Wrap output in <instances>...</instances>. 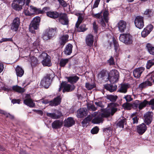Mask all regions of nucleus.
Returning a JSON list of instances; mask_svg holds the SVG:
<instances>
[{"mask_svg": "<svg viewBox=\"0 0 154 154\" xmlns=\"http://www.w3.org/2000/svg\"><path fill=\"white\" fill-rule=\"evenodd\" d=\"M110 109H105L102 113L98 115L92 120V123L94 124L100 123L103 122V118H107L111 115L113 116L117 111V107L119 106V105L116 103H110Z\"/></svg>", "mask_w": 154, "mask_h": 154, "instance_id": "nucleus-1", "label": "nucleus"}, {"mask_svg": "<svg viewBox=\"0 0 154 154\" xmlns=\"http://www.w3.org/2000/svg\"><path fill=\"white\" fill-rule=\"evenodd\" d=\"M119 39L121 42L127 45H132L133 42L132 36L128 33L121 34Z\"/></svg>", "mask_w": 154, "mask_h": 154, "instance_id": "nucleus-2", "label": "nucleus"}, {"mask_svg": "<svg viewBox=\"0 0 154 154\" xmlns=\"http://www.w3.org/2000/svg\"><path fill=\"white\" fill-rule=\"evenodd\" d=\"M40 20V18L39 17L37 16L33 19L29 25V29L30 32L33 33L35 32V30L38 29Z\"/></svg>", "mask_w": 154, "mask_h": 154, "instance_id": "nucleus-3", "label": "nucleus"}, {"mask_svg": "<svg viewBox=\"0 0 154 154\" xmlns=\"http://www.w3.org/2000/svg\"><path fill=\"white\" fill-rule=\"evenodd\" d=\"M119 77V73L116 70L111 71L108 74V78L111 83H116L118 81Z\"/></svg>", "mask_w": 154, "mask_h": 154, "instance_id": "nucleus-4", "label": "nucleus"}, {"mask_svg": "<svg viewBox=\"0 0 154 154\" xmlns=\"http://www.w3.org/2000/svg\"><path fill=\"white\" fill-rule=\"evenodd\" d=\"M52 74H48L43 78L40 83V84L42 86L46 88H48L49 87L51 82V79L52 77Z\"/></svg>", "mask_w": 154, "mask_h": 154, "instance_id": "nucleus-5", "label": "nucleus"}, {"mask_svg": "<svg viewBox=\"0 0 154 154\" xmlns=\"http://www.w3.org/2000/svg\"><path fill=\"white\" fill-rule=\"evenodd\" d=\"M40 57L43 59L42 63L43 66H50L51 65L50 57L47 53H42L40 55Z\"/></svg>", "mask_w": 154, "mask_h": 154, "instance_id": "nucleus-6", "label": "nucleus"}, {"mask_svg": "<svg viewBox=\"0 0 154 154\" xmlns=\"http://www.w3.org/2000/svg\"><path fill=\"white\" fill-rule=\"evenodd\" d=\"M61 101V98L60 96H58L57 97L55 98L53 100H51L49 102L48 100H43L42 101V103L45 104H47L49 103V105L51 106H57L60 103Z\"/></svg>", "mask_w": 154, "mask_h": 154, "instance_id": "nucleus-7", "label": "nucleus"}, {"mask_svg": "<svg viewBox=\"0 0 154 154\" xmlns=\"http://www.w3.org/2000/svg\"><path fill=\"white\" fill-rule=\"evenodd\" d=\"M134 24L135 26L139 29H141L144 26L143 17L137 16L135 18Z\"/></svg>", "mask_w": 154, "mask_h": 154, "instance_id": "nucleus-8", "label": "nucleus"}, {"mask_svg": "<svg viewBox=\"0 0 154 154\" xmlns=\"http://www.w3.org/2000/svg\"><path fill=\"white\" fill-rule=\"evenodd\" d=\"M61 85L63 86V93L65 92H71L75 88V86L73 84L70 85L65 82H62Z\"/></svg>", "mask_w": 154, "mask_h": 154, "instance_id": "nucleus-9", "label": "nucleus"}, {"mask_svg": "<svg viewBox=\"0 0 154 154\" xmlns=\"http://www.w3.org/2000/svg\"><path fill=\"white\" fill-rule=\"evenodd\" d=\"M59 21L64 25H67L68 24L69 20L67 14L65 13H60L59 14Z\"/></svg>", "mask_w": 154, "mask_h": 154, "instance_id": "nucleus-10", "label": "nucleus"}, {"mask_svg": "<svg viewBox=\"0 0 154 154\" xmlns=\"http://www.w3.org/2000/svg\"><path fill=\"white\" fill-rule=\"evenodd\" d=\"M20 23V20L18 17H15L13 20L11 24V29L13 31L16 32Z\"/></svg>", "mask_w": 154, "mask_h": 154, "instance_id": "nucleus-11", "label": "nucleus"}, {"mask_svg": "<svg viewBox=\"0 0 154 154\" xmlns=\"http://www.w3.org/2000/svg\"><path fill=\"white\" fill-rule=\"evenodd\" d=\"M153 26L152 24L148 25L141 32L142 37H145L152 30Z\"/></svg>", "mask_w": 154, "mask_h": 154, "instance_id": "nucleus-12", "label": "nucleus"}, {"mask_svg": "<svg viewBox=\"0 0 154 154\" xmlns=\"http://www.w3.org/2000/svg\"><path fill=\"white\" fill-rule=\"evenodd\" d=\"M144 69L145 68L142 67L135 69L133 71L134 77L136 78H139Z\"/></svg>", "mask_w": 154, "mask_h": 154, "instance_id": "nucleus-13", "label": "nucleus"}, {"mask_svg": "<svg viewBox=\"0 0 154 154\" xmlns=\"http://www.w3.org/2000/svg\"><path fill=\"white\" fill-rule=\"evenodd\" d=\"M75 124V121L72 117H69L65 119L63 122L64 126L66 127L72 126Z\"/></svg>", "mask_w": 154, "mask_h": 154, "instance_id": "nucleus-14", "label": "nucleus"}, {"mask_svg": "<svg viewBox=\"0 0 154 154\" xmlns=\"http://www.w3.org/2000/svg\"><path fill=\"white\" fill-rule=\"evenodd\" d=\"M87 115V109L82 108L77 110L76 116L78 118H81L85 117Z\"/></svg>", "mask_w": 154, "mask_h": 154, "instance_id": "nucleus-15", "label": "nucleus"}, {"mask_svg": "<svg viewBox=\"0 0 154 154\" xmlns=\"http://www.w3.org/2000/svg\"><path fill=\"white\" fill-rule=\"evenodd\" d=\"M146 126L144 123H143L137 127V132L140 135L143 134L146 131Z\"/></svg>", "mask_w": 154, "mask_h": 154, "instance_id": "nucleus-16", "label": "nucleus"}, {"mask_svg": "<svg viewBox=\"0 0 154 154\" xmlns=\"http://www.w3.org/2000/svg\"><path fill=\"white\" fill-rule=\"evenodd\" d=\"M94 36L91 34H88L86 37L85 42L86 45L90 47L92 46L94 42Z\"/></svg>", "mask_w": 154, "mask_h": 154, "instance_id": "nucleus-17", "label": "nucleus"}, {"mask_svg": "<svg viewBox=\"0 0 154 154\" xmlns=\"http://www.w3.org/2000/svg\"><path fill=\"white\" fill-rule=\"evenodd\" d=\"M63 124L62 121L56 120L54 121L52 124V128L54 129L60 128L62 126Z\"/></svg>", "mask_w": 154, "mask_h": 154, "instance_id": "nucleus-18", "label": "nucleus"}, {"mask_svg": "<svg viewBox=\"0 0 154 154\" xmlns=\"http://www.w3.org/2000/svg\"><path fill=\"white\" fill-rule=\"evenodd\" d=\"M118 27L119 30L120 32H124L126 27V22L122 20H120L118 23Z\"/></svg>", "mask_w": 154, "mask_h": 154, "instance_id": "nucleus-19", "label": "nucleus"}, {"mask_svg": "<svg viewBox=\"0 0 154 154\" xmlns=\"http://www.w3.org/2000/svg\"><path fill=\"white\" fill-rule=\"evenodd\" d=\"M23 103L26 105L31 108L34 107L35 104L33 102V100L30 98H28L25 99L23 100Z\"/></svg>", "mask_w": 154, "mask_h": 154, "instance_id": "nucleus-20", "label": "nucleus"}, {"mask_svg": "<svg viewBox=\"0 0 154 154\" xmlns=\"http://www.w3.org/2000/svg\"><path fill=\"white\" fill-rule=\"evenodd\" d=\"M144 121L147 125L150 124L152 120V116L151 113L149 112L146 113L144 115Z\"/></svg>", "mask_w": 154, "mask_h": 154, "instance_id": "nucleus-21", "label": "nucleus"}, {"mask_svg": "<svg viewBox=\"0 0 154 154\" xmlns=\"http://www.w3.org/2000/svg\"><path fill=\"white\" fill-rule=\"evenodd\" d=\"M105 89L110 92H112L116 89L117 86L115 85L106 84L104 85Z\"/></svg>", "mask_w": 154, "mask_h": 154, "instance_id": "nucleus-22", "label": "nucleus"}, {"mask_svg": "<svg viewBox=\"0 0 154 154\" xmlns=\"http://www.w3.org/2000/svg\"><path fill=\"white\" fill-rule=\"evenodd\" d=\"M47 115L53 119H57L60 118L62 116V113L61 112L58 111L57 113H47Z\"/></svg>", "mask_w": 154, "mask_h": 154, "instance_id": "nucleus-23", "label": "nucleus"}, {"mask_svg": "<svg viewBox=\"0 0 154 154\" xmlns=\"http://www.w3.org/2000/svg\"><path fill=\"white\" fill-rule=\"evenodd\" d=\"M72 48L73 46L72 44H68L66 46L63 52L66 55H70L72 53Z\"/></svg>", "mask_w": 154, "mask_h": 154, "instance_id": "nucleus-24", "label": "nucleus"}, {"mask_svg": "<svg viewBox=\"0 0 154 154\" xmlns=\"http://www.w3.org/2000/svg\"><path fill=\"white\" fill-rule=\"evenodd\" d=\"M129 87L128 85V84H121L118 91L120 93H125L127 92V89Z\"/></svg>", "mask_w": 154, "mask_h": 154, "instance_id": "nucleus-25", "label": "nucleus"}, {"mask_svg": "<svg viewBox=\"0 0 154 154\" xmlns=\"http://www.w3.org/2000/svg\"><path fill=\"white\" fill-rule=\"evenodd\" d=\"M152 85V82L148 80L147 79L146 81L143 82L139 85V88L141 89H142L148 86H151Z\"/></svg>", "mask_w": 154, "mask_h": 154, "instance_id": "nucleus-26", "label": "nucleus"}, {"mask_svg": "<svg viewBox=\"0 0 154 154\" xmlns=\"http://www.w3.org/2000/svg\"><path fill=\"white\" fill-rule=\"evenodd\" d=\"M136 113H134L131 116V125H137L138 123L139 117L136 116Z\"/></svg>", "mask_w": 154, "mask_h": 154, "instance_id": "nucleus-27", "label": "nucleus"}, {"mask_svg": "<svg viewBox=\"0 0 154 154\" xmlns=\"http://www.w3.org/2000/svg\"><path fill=\"white\" fill-rule=\"evenodd\" d=\"M66 78L67 79L68 82L72 84L75 83L79 79V77L76 75L67 77Z\"/></svg>", "mask_w": 154, "mask_h": 154, "instance_id": "nucleus-28", "label": "nucleus"}, {"mask_svg": "<svg viewBox=\"0 0 154 154\" xmlns=\"http://www.w3.org/2000/svg\"><path fill=\"white\" fill-rule=\"evenodd\" d=\"M16 74L18 77H21L24 73L23 69L19 66H17L15 69Z\"/></svg>", "mask_w": 154, "mask_h": 154, "instance_id": "nucleus-29", "label": "nucleus"}, {"mask_svg": "<svg viewBox=\"0 0 154 154\" xmlns=\"http://www.w3.org/2000/svg\"><path fill=\"white\" fill-rule=\"evenodd\" d=\"M48 16L54 19L57 18L59 16V14L57 11H49L46 13Z\"/></svg>", "mask_w": 154, "mask_h": 154, "instance_id": "nucleus-30", "label": "nucleus"}, {"mask_svg": "<svg viewBox=\"0 0 154 154\" xmlns=\"http://www.w3.org/2000/svg\"><path fill=\"white\" fill-rule=\"evenodd\" d=\"M11 6L14 9L17 11H19L22 9V6H21V5L19 4L14 1L11 4Z\"/></svg>", "mask_w": 154, "mask_h": 154, "instance_id": "nucleus-31", "label": "nucleus"}, {"mask_svg": "<svg viewBox=\"0 0 154 154\" xmlns=\"http://www.w3.org/2000/svg\"><path fill=\"white\" fill-rule=\"evenodd\" d=\"M69 58H62L59 61L60 66L61 67H64L69 62Z\"/></svg>", "mask_w": 154, "mask_h": 154, "instance_id": "nucleus-32", "label": "nucleus"}, {"mask_svg": "<svg viewBox=\"0 0 154 154\" xmlns=\"http://www.w3.org/2000/svg\"><path fill=\"white\" fill-rule=\"evenodd\" d=\"M126 124V119L124 118H122V119L119 120L117 124V127H118L120 128H124V125Z\"/></svg>", "mask_w": 154, "mask_h": 154, "instance_id": "nucleus-33", "label": "nucleus"}, {"mask_svg": "<svg viewBox=\"0 0 154 154\" xmlns=\"http://www.w3.org/2000/svg\"><path fill=\"white\" fill-rule=\"evenodd\" d=\"M12 88L13 90L20 93H23L25 91L23 88H22L17 85L13 86Z\"/></svg>", "mask_w": 154, "mask_h": 154, "instance_id": "nucleus-34", "label": "nucleus"}, {"mask_svg": "<svg viewBox=\"0 0 154 154\" xmlns=\"http://www.w3.org/2000/svg\"><path fill=\"white\" fill-rule=\"evenodd\" d=\"M57 29L55 28L54 29L51 28L48 30H46L45 32L47 35L51 38L54 35Z\"/></svg>", "mask_w": 154, "mask_h": 154, "instance_id": "nucleus-35", "label": "nucleus"}, {"mask_svg": "<svg viewBox=\"0 0 154 154\" xmlns=\"http://www.w3.org/2000/svg\"><path fill=\"white\" fill-rule=\"evenodd\" d=\"M148 105V101L146 100H145L142 102L139 101V109L141 110Z\"/></svg>", "mask_w": 154, "mask_h": 154, "instance_id": "nucleus-36", "label": "nucleus"}, {"mask_svg": "<svg viewBox=\"0 0 154 154\" xmlns=\"http://www.w3.org/2000/svg\"><path fill=\"white\" fill-rule=\"evenodd\" d=\"M69 37V35H63L61 38L60 44L61 45H63L66 43L68 41Z\"/></svg>", "mask_w": 154, "mask_h": 154, "instance_id": "nucleus-37", "label": "nucleus"}, {"mask_svg": "<svg viewBox=\"0 0 154 154\" xmlns=\"http://www.w3.org/2000/svg\"><path fill=\"white\" fill-rule=\"evenodd\" d=\"M84 14H83L82 15L78 17V20L75 24L76 28H78L80 24L82 23L84 19Z\"/></svg>", "mask_w": 154, "mask_h": 154, "instance_id": "nucleus-38", "label": "nucleus"}, {"mask_svg": "<svg viewBox=\"0 0 154 154\" xmlns=\"http://www.w3.org/2000/svg\"><path fill=\"white\" fill-rule=\"evenodd\" d=\"M146 47L149 54L154 55V47L152 46L149 44H147Z\"/></svg>", "mask_w": 154, "mask_h": 154, "instance_id": "nucleus-39", "label": "nucleus"}, {"mask_svg": "<svg viewBox=\"0 0 154 154\" xmlns=\"http://www.w3.org/2000/svg\"><path fill=\"white\" fill-rule=\"evenodd\" d=\"M146 78L148 80L151 82L152 81L154 83V71L147 75Z\"/></svg>", "mask_w": 154, "mask_h": 154, "instance_id": "nucleus-40", "label": "nucleus"}, {"mask_svg": "<svg viewBox=\"0 0 154 154\" xmlns=\"http://www.w3.org/2000/svg\"><path fill=\"white\" fill-rule=\"evenodd\" d=\"M153 12L152 10L150 9H146L144 12V14L147 17H150L152 16Z\"/></svg>", "mask_w": 154, "mask_h": 154, "instance_id": "nucleus-41", "label": "nucleus"}, {"mask_svg": "<svg viewBox=\"0 0 154 154\" xmlns=\"http://www.w3.org/2000/svg\"><path fill=\"white\" fill-rule=\"evenodd\" d=\"M118 98L117 96H114L112 95H108L106 96V98L111 102H115Z\"/></svg>", "mask_w": 154, "mask_h": 154, "instance_id": "nucleus-42", "label": "nucleus"}, {"mask_svg": "<svg viewBox=\"0 0 154 154\" xmlns=\"http://www.w3.org/2000/svg\"><path fill=\"white\" fill-rule=\"evenodd\" d=\"M112 42L113 43L115 51L117 53L119 49L118 43V42L114 38H113Z\"/></svg>", "mask_w": 154, "mask_h": 154, "instance_id": "nucleus-43", "label": "nucleus"}, {"mask_svg": "<svg viewBox=\"0 0 154 154\" xmlns=\"http://www.w3.org/2000/svg\"><path fill=\"white\" fill-rule=\"evenodd\" d=\"M109 13L108 11L105 10L103 13V18L104 20L107 23L108 21V15Z\"/></svg>", "mask_w": 154, "mask_h": 154, "instance_id": "nucleus-44", "label": "nucleus"}, {"mask_svg": "<svg viewBox=\"0 0 154 154\" xmlns=\"http://www.w3.org/2000/svg\"><path fill=\"white\" fill-rule=\"evenodd\" d=\"M154 65V59L148 61L146 64V68L149 69Z\"/></svg>", "mask_w": 154, "mask_h": 154, "instance_id": "nucleus-45", "label": "nucleus"}, {"mask_svg": "<svg viewBox=\"0 0 154 154\" xmlns=\"http://www.w3.org/2000/svg\"><path fill=\"white\" fill-rule=\"evenodd\" d=\"M102 12H101L100 13L97 14H94V13L92 14V15L93 17H95L98 19H100V20H102L103 19V17L102 15Z\"/></svg>", "mask_w": 154, "mask_h": 154, "instance_id": "nucleus-46", "label": "nucleus"}, {"mask_svg": "<svg viewBox=\"0 0 154 154\" xmlns=\"http://www.w3.org/2000/svg\"><path fill=\"white\" fill-rule=\"evenodd\" d=\"M38 63V61L36 57H33L31 58V65L32 66H35Z\"/></svg>", "mask_w": 154, "mask_h": 154, "instance_id": "nucleus-47", "label": "nucleus"}, {"mask_svg": "<svg viewBox=\"0 0 154 154\" xmlns=\"http://www.w3.org/2000/svg\"><path fill=\"white\" fill-rule=\"evenodd\" d=\"M29 4L27 5V6H26V4L25 7L24 8V10L25 11V13L26 15H30L32 13L30 12L29 11Z\"/></svg>", "mask_w": 154, "mask_h": 154, "instance_id": "nucleus-48", "label": "nucleus"}, {"mask_svg": "<svg viewBox=\"0 0 154 154\" xmlns=\"http://www.w3.org/2000/svg\"><path fill=\"white\" fill-rule=\"evenodd\" d=\"M85 87L88 90H91L95 87L94 84H91L89 83H87L85 84Z\"/></svg>", "mask_w": 154, "mask_h": 154, "instance_id": "nucleus-49", "label": "nucleus"}, {"mask_svg": "<svg viewBox=\"0 0 154 154\" xmlns=\"http://www.w3.org/2000/svg\"><path fill=\"white\" fill-rule=\"evenodd\" d=\"M112 128L110 127H108L103 129V132L107 135H109L112 133Z\"/></svg>", "mask_w": 154, "mask_h": 154, "instance_id": "nucleus-50", "label": "nucleus"}, {"mask_svg": "<svg viewBox=\"0 0 154 154\" xmlns=\"http://www.w3.org/2000/svg\"><path fill=\"white\" fill-rule=\"evenodd\" d=\"M78 29L77 31L79 32H84L87 30V29L85 28V25L83 24Z\"/></svg>", "mask_w": 154, "mask_h": 154, "instance_id": "nucleus-51", "label": "nucleus"}, {"mask_svg": "<svg viewBox=\"0 0 154 154\" xmlns=\"http://www.w3.org/2000/svg\"><path fill=\"white\" fill-rule=\"evenodd\" d=\"M123 107L125 109H131V107L132 106V104L126 102L123 104Z\"/></svg>", "mask_w": 154, "mask_h": 154, "instance_id": "nucleus-52", "label": "nucleus"}, {"mask_svg": "<svg viewBox=\"0 0 154 154\" xmlns=\"http://www.w3.org/2000/svg\"><path fill=\"white\" fill-rule=\"evenodd\" d=\"M139 100H136L135 101L133 104H132V106L135 109L138 108L139 109Z\"/></svg>", "mask_w": 154, "mask_h": 154, "instance_id": "nucleus-53", "label": "nucleus"}, {"mask_svg": "<svg viewBox=\"0 0 154 154\" xmlns=\"http://www.w3.org/2000/svg\"><path fill=\"white\" fill-rule=\"evenodd\" d=\"M127 102H130L133 100L132 98L131 97V95H125L124 97Z\"/></svg>", "mask_w": 154, "mask_h": 154, "instance_id": "nucleus-54", "label": "nucleus"}, {"mask_svg": "<svg viewBox=\"0 0 154 154\" xmlns=\"http://www.w3.org/2000/svg\"><path fill=\"white\" fill-rule=\"evenodd\" d=\"M106 75V72L103 70L100 72L98 74V77L99 78L104 79V77Z\"/></svg>", "mask_w": 154, "mask_h": 154, "instance_id": "nucleus-55", "label": "nucleus"}, {"mask_svg": "<svg viewBox=\"0 0 154 154\" xmlns=\"http://www.w3.org/2000/svg\"><path fill=\"white\" fill-rule=\"evenodd\" d=\"M57 1L59 2L60 5L63 7H65L67 6V3L63 0H57Z\"/></svg>", "mask_w": 154, "mask_h": 154, "instance_id": "nucleus-56", "label": "nucleus"}, {"mask_svg": "<svg viewBox=\"0 0 154 154\" xmlns=\"http://www.w3.org/2000/svg\"><path fill=\"white\" fill-rule=\"evenodd\" d=\"M93 29L94 30V32L96 33H97V31L98 29V25L97 24L96 22H94L93 24Z\"/></svg>", "mask_w": 154, "mask_h": 154, "instance_id": "nucleus-57", "label": "nucleus"}, {"mask_svg": "<svg viewBox=\"0 0 154 154\" xmlns=\"http://www.w3.org/2000/svg\"><path fill=\"white\" fill-rule=\"evenodd\" d=\"M148 105L151 106L152 109H154V98L152 99L150 101H148Z\"/></svg>", "mask_w": 154, "mask_h": 154, "instance_id": "nucleus-58", "label": "nucleus"}, {"mask_svg": "<svg viewBox=\"0 0 154 154\" xmlns=\"http://www.w3.org/2000/svg\"><path fill=\"white\" fill-rule=\"evenodd\" d=\"M5 42H13L12 38H2L1 40L0 41V43Z\"/></svg>", "mask_w": 154, "mask_h": 154, "instance_id": "nucleus-59", "label": "nucleus"}, {"mask_svg": "<svg viewBox=\"0 0 154 154\" xmlns=\"http://www.w3.org/2000/svg\"><path fill=\"white\" fill-rule=\"evenodd\" d=\"M26 0H14L15 2L21 5V6H23L25 4V2Z\"/></svg>", "mask_w": 154, "mask_h": 154, "instance_id": "nucleus-60", "label": "nucleus"}, {"mask_svg": "<svg viewBox=\"0 0 154 154\" xmlns=\"http://www.w3.org/2000/svg\"><path fill=\"white\" fill-rule=\"evenodd\" d=\"M99 131V128L97 127H95L92 129L91 132L92 134H96Z\"/></svg>", "mask_w": 154, "mask_h": 154, "instance_id": "nucleus-61", "label": "nucleus"}, {"mask_svg": "<svg viewBox=\"0 0 154 154\" xmlns=\"http://www.w3.org/2000/svg\"><path fill=\"white\" fill-rule=\"evenodd\" d=\"M43 38L45 41L48 40L51 38L45 32L43 34Z\"/></svg>", "mask_w": 154, "mask_h": 154, "instance_id": "nucleus-62", "label": "nucleus"}, {"mask_svg": "<svg viewBox=\"0 0 154 154\" xmlns=\"http://www.w3.org/2000/svg\"><path fill=\"white\" fill-rule=\"evenodd\" d=\"M100 1V0H96L92 8L94 9L97 8L98 7Z\"/></svg>", "mask_w": 154, "mask_h": 154, "instance_id": "nucleus-63", "label": "nucleus"}, {"mask_svg": "<svg viewBox=\"0 0 154 154\" xmlns=\"http://www.w3.org/2000/svg\"><path fill=\"white\" fill-rule=\"evenodd\" d=\"M29 8L30 12L32 13V14L33 13H35L36 10L37 9V8H36L34 7L33 6H29Z\"/></svg>", "mask_w": 154, "mask_h": 154, "instance_id": "nucleus-64", "label": "nucleus"}]
</instances>
